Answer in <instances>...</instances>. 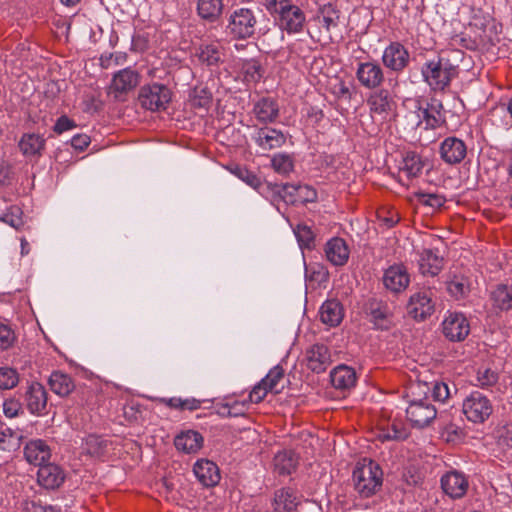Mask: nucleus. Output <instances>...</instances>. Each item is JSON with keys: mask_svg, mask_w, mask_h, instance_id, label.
<instances>
[{"mask_svg": "<svg viewBox=\"0 0 512 512\" xmlns=\"http://www.w3.org/2000/svg\"><path fill=\"white\" fill-rule=\"evenodd\" d=\"M224 51L221 46L215 43L202 45L199 48L198 58L207 66H218L223 62Z\"/></svg>", "mask_w": 512, "mask_h": 512, "instance_id": "a19ab883", "label": "nucleus"}, {"mask_svg": "<svg viewBox=\"0 0 512 512\" xmlns=\"http://www.w3.org/2000/svg\"><path fill=\"white\" fill-rule=\"evenodd\" d=\"M252 138L264 151L280 148L286 142L284 133L271 127L259 128Z\"/></svg>", "mask_w": 512, "mask_h": 512, "instance_id": "5701e85b", "label": "nucleus"}, {"mask_svg": "<svg viewBox=\"0 0 512 512\" xmlns=\"http://www.w3.org/2000/svg\"><path fill=\"white\" fill-rule=\"evenodd\" d=\"M425 166L422 157L414 152L408 151L403 155L400 171L405 173L408 178L418 177Z\"/></svg>", "mask_w": 512, "mask_h": 512, "instance_id": "e433bc0d", "label": "nucleus"}, {"mask_svg": "<svg viewBox=\"0 0 512 512\" xmlns=\"http://www.w3.org/2000/svg\"><path fill=\"white\" fill-rule=\"evenodd\" d=\"M493 305L500 310L512 309V288L507 285H498L491 293Z\"/></svg>", "mask_w": 512, "mask_h": 512, "instance_id": "c03bdc74", "label": "nucleus"}, {"mask_svg": "<svg viewBox=\"0 0 512 512\" xmlns=\"http://www.w3.org/2000/svg\"><path fill=\"white\" fill-rule=\"evenodd\" d=\"M19 383V373L11 367H0V390H10Z\"/></svg>", "mask_w": 512, "mask_h": 512, "instance_id": "864d4df0", "label": "nucleus"}, {"mask_svg": "<svg viewBox=\"0 0 512 512\" xmlns=\"http://www.w3.org/2000/svg\"><path fill=\"white\" fill-rule=\"evenodd\" d=\"M381 61L389 71L399 74L409 66L410 53L402 43L394 41L384 49Z\"/></svg>", "mask_w": 512, "mask_h": 512, "instance_id": "6e6552de", "label": "nucleus"}, {"mask_svg": "<svg viewBox=\"0 0 512 512\" xmlns=\"http://www.w3.org/2000/svg\"><path fill=\"white\" fill-rule=\"evenodd\" d=\"M22 405L15 399L5 400L3 403V412L6 417L13 418L19 415Z\"/></svg>", "mask_w": 512, "mask_h": 512, "instance_id": "69168bd1", "label": "nucleus"}, {"mask_svg": "<svg viewBox=\"0 0 512 512\" xmlns=\"http://www.w3.org/2000/svg\"><path fill=\"white\" fill-rule=\"evenodd\" d=\"M419 270L424 276L434 277L443 268L444 259L431 249H425L419 256Z\"/></svg>", "mask_w": 512, "mask_h": 512, "instance_id": "2f4dec72", "label": "nucleus"}, {"mask_svg": "<svg viewBox=\"0 0 512 512\" xmlns=\"http://www.w3.org/2000/svg\"><path fill=\"white\" fill-rule=\"evenodd\" d=\"M139 81L140 75L136 70L130 67L124 68L113 75L110 89L115 97H118V95L132 91Z\"/></svg>", "mask_w": 512, "mask_h": 512, "instance_id": "6ab92c4d", "label": "nucleus"}, {"mask_svg": "<svg viewBox=\"0 0 512 512\" xmlns=\"http://www.w3.org/2000/svg\"><path fill=\"white\" fill-rule=\"evenodd\" d=\"M355 76L359 84L369 90L378 89L385 82L384 70L375 60L359 62Z\"/></svg>", "mask_w": 512, "mask_h": 512, "instance_id": "1a4fd4ad", "label": "nucleus"}, {"mask_svg": "<svg viewBox=\"0 0 512 512\" xmlns=\"http://www.w3.org/2000/svg\"><path fill=\"white\" fill-rule=\"evenodd\" d=\"M16 340V335L12 328L6 324H0V349L10 348Z\"/></svg>", "mask_w": 512, "mask_h": 512, "instance_id": "e2e57ef3", "label": "nucleus"}, {"mask_svg": "<svg viewBox=\"0 0 512 512\" xmlns=\"http://www.w3.org/2000/svg\"><path fill=\"white\" fill-rule=\"evenodd\" d=\"M48 385L51 391L60 397H66L76 389L73 378L60 370L51 373L48 378Z\"/></svg>", "mask_w": 512, "mask_h": 512, "instance_id": "7c9ffc66", "label": "nucleus"}, {"mask_svg": "<svg viewBox=\"0 0 512 512\" xmlns=\"http://www.w3.org/2000/svg\"><path fill=\"white\" fill-rule=\"evenodd\" d=\"M258 25L256 11L248 7H236L226 15L225 34L235 41L254 37Z\"/></svg>", "mask_w": 512, "mask_h": 512, "instance_id": "f03ea898", "label": "nucleus"}, {"mask_svg": "<svg viewBox=\"0 0 512 512\" xmlns=\"http://www.w3.org/2000/svg\"><path fill=\"white\" fill-rule=\"evenodd\" d=\"M420 111L427 128H438L445 121L443 104L436 98H431L427 107L420 108Z\"/></svg>", "mask_w": 512, "mask_h": 512, "instance_id": "473e14b6", "label": "nucleus"}, {"mask_svg": "<svg viewBox=\"0 0 512 512\" xmlns=\"http://www.w3.org/2000/svg\"><path fill=\"white\" fill-rule=\"evenodd\" d=\"M382 476L383 472L375 461L363 459L353 471L354 487L362 497H370L380 489Z\"/></svg>", "mask_w": 512, "mask_h": 512, "instance_id": "7ed1b4c3", "label": "nucleus"}, {"mask_svg": "<svg viewBox=\"0 0 512 512\" xmlns=\"http://www.w3.org/2000/svg\"><path fill=\"white\" fill-rule=\"evenodd\" d=\"M315 20L329 32L331 29L338 27L340 11L333 4H326L318 10Z\"/></svg>", "mask_w": 512, "mask_h": 512, "instance_id": "58836bf2", "label": "nucleus"}, {"mask_svg": "<svg viewBox=\"0 0 512 512\" xmlns=\"http://www.w3.org/2000/svg\"><path fill=\"white\" fill-rule=\"evenodd\" d=\"M344 317L342 304L335 299L326 300L320 308L321 321L331 327L338 326Z\"/></svg>", "mask_w": 512, "mask_h": 512, "instance_id": "72a5a7b5", "label": "nucleus"}, {"mask_svg": "<svg viewBox=\"0 0 512 512\" xmlns=\"http://www.w3.org/2000/svg\"><path fill=\"white\" fill-rule=\"evenodd\" d=\"M366 314L376 330L387 331L395 325L393 309L386 301L369 299L366 303Z\"/></svg>", "mask_w": 512, "mask_h": 512, "instance_id": "0eeeda50", "label": "nucleus"}, {"mask_svg": "<svg viewBox=\"0 0 512 512\" xmlns=\"http://www.w3.org/2000/svg\"><path fill=\"white\" fill-rule=\"evenodd\" d=\"M436 416L437 410L427 396L410 400L406 408V418L411 426L416 429L429 426Z\"/></svg>", "mask_w": 512, "mask_h": 512, "instance_id": "39448f33", "label": "nucleus"}, {"mask_svg": "<svg viewBox=\"0 0 512 512\" xmlns=\"http://www.w3.org/2000/svg\"><path fill=\"white\" fill-rule=\"evenodd\" d=\"M223 11V0H196V14L205 23L218 22L223 15Z\"/></svg>", "mask_w": 512, "mask_h": 512, "instance_id": "393cba45", "label": "nucleus"}, {"mask_svg": "<svg viewBox=\"0 0 512 512\" xmlns=\"http://www.w3.org/2000/svg\"><path fill=\"white\" fill-rule=\"evenodd\" d=\"M253 113L259 122L273 123L279 116L278 102L271 97H262L254 104Z\"/></svg>", "mask_w": 512, "mask_h": 512, "instance_id": "cd10ccee", "label": "nucleus"}, {"mask_svg": "<svg viewBox=\"0 0 512 512\" xmlns=\"http://www.w3.org/2000/svg\"><path fill=\"white\" fill-rule=\"evenodd\" d=\"M23 401L31 414L41 416L47 413L48 394L41 383L31 382L25 390Z\"/></svg>", "mask_w": 512, "mask_h": 512, "instance_id": "ddd939ff", "label": "nucleus"}, {"mask_svg": "<svg viewBox=\"0 0 512 512\" xmlns=\"http://www.w3.org/2000/svg\"><path fill=\"white\" fill-rule=\"evenodd\" d=\"M24 456L30 464L40 467L50 460L51 450L44 440L35 439L25 445Z\"/></svg>", "mask_w": 512, "mask_h": 512, "instance_id": "a878e982", "label": "nucleus"}, {"mask_svg": "<svg viewBox=\"0 0 512 512\" xmlns=\"http://www.w3.org/2000/svg\"><path fill=\"white\" fill-rule=\"evenodd\" d=\"M84 111L87 113H97L102 109L103 103L93 94L85 95L84 101Z\"/></svg>", "mask_w": 512, "mask_h": 512, "instance_id": "0e129e2a", "label": "nucleus"}, {"mask_svg": "<svg viewBox=\"0 0 512 512\" xmlns=\"http://www.w3.org/2000/svg\"><path fill=\"white\" fill-rule=\"evenodd\" d=\"M2 220L17 230L24 225L23 212L18 206H11L8 212L3 215Z\"/></svg>", "mask_w": 512, "mask_h": 512, "instance_id": "6e6d98bb", "label": "nucleus"}, {"mask_svg": "<svg viewBox=\"0 0 512 512\" xmlns=\"http://www.w3.org/2000/svg\"><path fill=\"white\" fill-rule=\"evenodd\" d=\"M441 159L450 165L459 164L467 155L465 142L457 137H447L440 145Z\"/></svg>", "mask_w": 512, "mask_h": 512, "instance_id": "a211bd4d", "label": "nucleus"}, {"mask_svg": "<svg viewBox=\"0 0 512 512\" xmlns=\"http://www.w3.org/2000/svg\"><path fill=\"white\" fill-rule=\"evenodd\" d=\"M112 442L104 436L89 434L83 442V450L92 457L102 458L108 451Z\"/></svg>", "mask_w": 512, "mask_h": 512, "instance_id": "c9c22d12", "label": "nucleus"}, {"mask_svg": "<svg viewBox=\"0 0 512 512\" xmlns=\"http://www.w3.org/2000/svg\"><path fill=\"white\" fill-rule=\"evenodd\" d=\"M157 401L171 409L180 411H195L201 407V401L193 397L186 399H182L180 397L158 398Z\"/></svg>", "mask_w": 512, "mask_h": 512, "instance_id": "37998d69", "label": "nucleus"}, {"mask_svg": "<svg viewBox=\"0 0 512 512\" xmlns=\"http://www.w3.org/2000/svg\"><path fill=\"white\" fill-rule=\"evenodd\" d=\"M298 465V457L291 450L278 452L274 457V469L279 475H290Z\"/></svg>", "mask_w": 512, "mask_h": 512, "instance_id": "4c0bfd02", "label": "nucleus"}, {"mask_svg": "<svg viewBox=\"0 0 512 512\" xmlns=\"http://www.w3.org/2000/svg\"><path fill=\"white\" fill-rule=\"evenodd\" d=\"M264 70L259 61L251 59L243 64L244 79L247 83H257L263 77Z\"/></svg>", "mask_w": 512, "mask_h": 512, "instance_id": "09e8293b", "label": "nucleus"}, {"mask_svg": "<svg viewBox=\"0 0 512 512\" xmlns=\"http://www.w3.org/2000/svg\"><path fill=\"white\" fill-rule=\"evenodd\" d=\"M174 444L182 452L196 453L203 445V437L197 431L188 430L177 435Z\"/></svg>", "mask_w": 512, "mask_h": 512, "instance_id": "f704fd0d", "label": "nucleus"}, {"mask_svg": "<svg viewBox=\"0 0 512 512\" xmlns=\"http://www.w3.org/2000/svg\"><path fill=\"white\" fill-rule=\"evenodd\" d=\"M305 276L311 282L322 284L328 281L329 272L323 264L316 262L305 267Z\"/></svg>", "mask_w": 512, "mask_h": 512, "instance_id": "49530a36", "label": "nucleus"}, {"mask_svg": "<svg viewBox=\"0 0 512 512\" xmlns=\"http://www.w3.org/2000/svg\"><path fill=\"white\" fill-rule=\"evenodd\" d=\"M432 396L437 401H445L450 396L448 385L444 382H435L432 388Z\"/></svg>", "mask_w": 512, "mask_h": 512, "instance_id": "338daca9", "label": "nucleus"}, {"mask_svg": "<svg viewBox=\"0 0 512 512\" xmlns=\"http://www.w3.org/2000/svg\"><path fill=\"white\" fill-rule=\"evenodd\" d=\"M470 290V279L464 275H454L453 278L447 282V291L456 300L466 298Z\"/></svg>", "mask_w": 512, "mask_h": 512, "instance_id": "79ce46f5", "label": "nucleus"}, {"mask_svg": "<svg viewBox=\"0 0 512 512\" xmlns=\"http://www.w3.org/2000/svg\"><path fill=\"white\" fill-rule=\"evenodd\" d=\"M458 71V65L451 61L448 54L440 53L423 64L421 75L432 90L444 91L457 77Z\"/></svg>", "mask_w": 512, "mask_h": 512, "instance_id": "f257e3e1", "label": "nucleus"}, {"mask_svg": "<svg viewBox=\"0 0 512 512\" xmlns=\"http://www.w3.org/2000/svg\"><path fill=\"white\" fill-rule=\"evenodd\" d=\"M410 283V276L404 265H392L385 270L383 284L387 290L393 293L404 291Z\"/></svg>", "mask_w": 512, "mask_h": 512, "instance_id": "aec40b11", "label": "nucleus"}, {"mask_svg": "<svg viewBox=\"0 0 512 512\" xmlns=\"http://www.w3.org/2000/svg\"><path fill=\"white\" fill-rule=\"evenodd\" d=\"M21 434L6 428L0 431V450L14 451L20 447Z\"/></svg>", "mask_w": 512, "mask_h": 512, "instance_id": "a18cd8bd", "label": "nucleus"}, {"mask_svg": "<svg viewBox=\"0 0 512 512\" xmlns=\"http://www.w3.org/2000/svg\"><path fill=\"white\" fill-rule=\"evenodd\" d=\"M498 379V373L490 368L479 369L477 372V381L483 388L493 386Z\"/></svg>", "mask_w": 512, "mask_h": 512, "instance_id": "bf43d9fd", "label": "nucleus"}, {"mask_svg": "<svg viewBox=\"0 0 512 512\" xmlns=\"http://www.w3.org/2000/svg\"><path fill=\"white\" fill-rule=\"evenodd\" d=\"M409 430L402 421L394 420L387 426L386 431L383 432L385 440L401 441L409 437Z\"/></svg>", "mask_w": 512, "mask_h": 512, "instance_id": "de8ad7c7", "label": "nucleus"}, {"mask_svg": "<svg viewBox=\"0 0 512 512\" xmlns=\"http://www.w3.org/2000/svg\"><path fill=\"white\" fill-rule=\"evenodd\" d=\"M462 411L469 421L483 423L492 414L493 406L485 395L475 391L463 401Z\"/></svg>", "mask_w": 512, "mask_h": 512, "instance_id": "423d86ee", "label": "nucleus"}, {"mask_svg": "<svg viewBox=\"0 0 512 512\" xmlns=\"http://www.w3.org/2000/svg\"><path fill=\"white\" fill-rule=\"evenodd\" d=\"M470 322L460 312H449L442 322V332L451 342L464 341L470 334Z\"/></svg>", "mask_w": 512, "mask_h": 512, "instance_id": "9d476101", "label": "nucleus"}, {"mask_svg": "<svg viewBox=\"0 0 512 512\" xmlns=\"http://www.w3.org/2000/svg\"><path fill=\"white\" fill-rule=\"evenodd\" d=\"M212 101V95L206 89L193 90L191 105L195 108H208Z\"/></svg>", "mask_w": 512, "mask_h": 512, "instance_id": "13d9d810", "label": "nucleus"}, {"mask_svg": "<svg viewBox=\"0 0 512 512\" xmlns=\"http://www.w3.org/2000/svg\"><path fill=\"white\" fill-rule=\"evenodd\" d=\"M367 105L372 116L378 115L382 119H386L387 116L395 109L396 102L391 91L380 87L378 89H374L369 95L367 98Z\"/></svg>", "mask_w": 512, "mask_h": 512, "instance_id": "dca6fc26", "label": "nucleus"}, {"mask_svg": "<svg viewBox=\"0 0 512 512\" xmlns=\"http://www.w3.org/2000/svg\"><path fill=\"white\" fill-rule=\"evenodd\" d=\"M45 138L36 133H24L19 140L18 147L23 156L40 157L45 149Z\"/></svg>", "mask_w": 512, "mask_h": 512, "instance_id": "c85d7f7f", "label": "nucleus"}, {"mask_svg": "<svg viewBox=\"0 0 512 512\" xmlns=\"http://www.w3.org/2000/svg\"><path fill=\"white\" fill-rule=\"evenodd\" d=\"M435 309L431 290H421L410 296L407 310L415 320L422 321L431 316Z\"/></svg>", "mask_w": 512, "mask_h": 512, "instance_id": "2eb2a0df", "label": "nucleus"}, {"mask_svg": "<svg viewBox=\"0 0 512 512\" xmlns=\"http://www.w3.org/2000/svg\"><path fill=\"white\" fill-rule=\"evenodd\" d=\"M76 127L75 122L68 118L67 116L63 115L59 117L54 125V131L58 134H61L63 132H66L68 130H71Z\"/></svg>", "mask_w": 512, "mask_h": 512, "instance_id": "774afa93", "label": "nucleus"}, {"mask_svg": "<svg viewBox=\"0 0 512 512\" xmlns=\"http://www.w3.org/2000/svg\"><path fill=\"white\" fill-rule=\"evenodd\" d=\"M349 248L344 239L334 237L325 244L327 260L334 266H343L349 258Z\"/></svg>", "mask_w": 512, "mask_h": 512, "instance_id": "bb28decb", "label": "nucleus"}, {"mask_svg": "<svg viewBox=\"0 0 512 512\" xmlns=\"http://www.w3.org/2000/svg\"><path fill=\"white\" fill-rule=\"evenodd\" d=\"M271 165L281 175H288L294 168L292 157L285 153L275 154L271 159Z\"/></svg>", "mask_w": 512, "mask_h": 512, "instance_id": "3c124183", "label": "nucleus"}, {"mask_svg": "<svg viewBox=\"0 0 512 512\" xmlns=\"http://www.w3.org/2000/svg\"><path fill=\"white\" fill-rule=\"evenodd\" d=\"M317 200L316 190L309 185H297V204L312 203Z\"/></svg>", "mask_w": 512, "mask_h": 512, "instance_id": "052dcab7", "label": "nucleus"}, {"mask_svg": "<svg viewBox=\"0 0 512 512\" xmlns=\"http://www.w3.org/2000/svg\"><path fill=\"white\" fill-rule=\"evenodd\" d=\"M276 512H291L298 504L296 492L291 488H281L275 492Z\"/></svg>", "mask_w": 512, "mask_h": 512, "instance_id": "ea45409f", "label": "nucleus"}, {"mask_svg": "<svg viewBox=\"0 0 512 512\" xmlns=\"http://www.w3.org/2000/svg\"><path fill=\"white\" fill-rule=\"evenodd\" d=\"M292 3L293 0H263L262 2L263 6L272 18L277 16Z\"/></svg>", "mask_w": 512, "mask_h": 512, "instance_id": "680f3d73", "label": "nucleus"}, {"mask_svg": "<svg viewBox=\"0 0 512 512\" xmlns=\"http://www.w3.org/2000/svg\"><path fill=\"white\" fill-rule=\"evenodd\" d=\"M233 173L240 178L242 181H244L246 184L251 186L252 188L258 190L260 193L262 191H265V184L261 182V179L252 171H249L248 169L244 167L237 166Z\"/></svg>", "mask_w": 512, "mask_h": 512, "instance_id": "8fccbe9b", "label": "nucleus"}, {"mask_svg": "<svg viewBox=\"0 0 512 512\" xmlns=\"http://www.w3.org/2000/svg\"><path fill=\"white\" fill-rule=\"evenodd\" d=\"M251 403L249 398L242 401L235 400L231 403L224 404L223 409L227 410V417L244 416Z\"/></svg>", "mask_w": 512, "mask_h": 512, "instance_id": "4d7b16f0", "label": "nucleus"}, {"mask_svg": "<svg viewBox=\"0 0 512 512\" xmlns=\"http://www.w3.org/2000/svg\"><path fill=\"white\" fill-rule=\"evenodd\" d=\"M275 23L288 34H298L304 31L306 15L304 11L294 3L284 9L274 18Z\"/></svg>", "mask_w": 512, "mask_h": 512, "instance_id": "9b49d317", "label": "nucleus"}, {"mask_svg": "<svg viewBox=\"0 0 512 512\" xmlns=\"http://www.w3.org/2000/svg\"><path fill=\"white\" fill-rule=\"evenodd\" d=\"M261 194L270 197L273 203L283 201L289 205H297V185L285 183H265V191Z\"/></svg>", "mask_w": 512, "mask_h": 512, "instance_id": "412c9836", "label": "nucleus"}, {"mask_svg": "<svg viewBox=\"0 0 512 512\" xmlns=\"http://www.w3.org/2000/svg\"><path fill=\"white\" fill-rule=\"evenodd\" d=\"M295 236L299 242L300 247L311 249L314 247L315 234L311 227L306 224H298L294 229Z\"/></svg>", "mask_w": 512, "mask_h": 512, "instance_id": "5fc2aeb1", "label": "nucleus"}, {"mask_svg": "<svg viewBox=\"0 0 512 512\" xmlns=\"http://www.w3.org/2000/svg\"><path fill=\"white\" fill-rule=\"evenodd\" d=\"M172 98L171 89L162 83L153 82L143 85L139 90L140 105L150 111L166 110Z\"/></svg>", "mask_w": 512, "mask_h": 512, "instance_id": "20e7f679", "label": "nucleus"}, {"mask_svg": "<svg viewBox=\"0 0 512 512\" xmlns=\"http://www.w3.org/2000/svg\"><path fill=\"white\" fill-rule=\"evenodd\" d=\"M330 380L334 388L345 391L355 386L357 376L353 368L339 365L331 371Z\"/></svg>", "mask_w": 512, "mask_h": 512, "instance_id": "c756f323", "label": "nucleus"}, {"mask_svg": "<svg viewBox=\"0 0 512 512\" xmlns=\"http://www.w3.org/2000/svg\"><path fill=\"white\" fill-rule=\"evenodd\" d=\"M65 480L64 471L56 464L45 463L40 465L37 472V482L48 490L59 488Z\"/></svg>", "mask_w": 512, "mask_h": 512, "instance_id": "4be33fe9", "label": "nucleus"}, {"mask_svg": "<svg viewBox=\"0 0 512 512\" xmlns=\"http://www.w3.org/2000/svg\"><path fill=\"white\" fill-rule=\"evenodd\" d=\"M306 366L314 373L324 372L331 364L329 348L324 344H314L306 350Z\"/></svg>", "mask_w": 512, "mask_h": 512, "instance_id": "f3484780", "label": "nucleus"}, {"mask_svg": "<svg viewBox=\"0 0 512 512\" xmlns=\"http://www.w3.org/2000/svg\"><path fill=\"white\" fill-rule=\"evenodd\" d=\"M440 484L443 492L452 500L462 499L469 489L468 478L463 472L457 470L443 474Z\"/></svg>", "mask_w": 512, "mask_h": 512, "instance_id": "4468645a", "label": "nucleus"}, {"mask_svg": "<svg viewBox=\"0 0 512 512\" xmlns=\"http://www.w3.org/2000/svg\"><path fill=\"white\" fill-rule=\"evenodd\" d=\"M284 378V369L277 365L249 393L250 402L260 403L268 392L280 393L279 382Z\"/></svg>", "mask_w": 512, "mask_h": 512, "instance_id": "f8f14e48", "label": "nucleus"}, {"mask_svg": "<svg viewBox=\"0 0 512 512\" xmlns=\"http://www.w3.org/2000/svg\"><path fill=\"white\" fill-rule=\"evenodd\" d=\"M415 198L419 204L430 207L433 211L440 209L446 202L443 195L433 193L417 192Z\"/></svg>", "mask_w": 512, "mask_h": 512, "instance_id": "603ef678", "label": "nucleus"}, {"mask_svg": "<svg viewBox=\"0 0 512 512\" xmlns=\"http://www.w3.org/2000/svg\"><path fill=\"white\" fill-rule=\"evenodd\" d=\"M193 472L198 481L206 487L217 485L221 478L218 466L208 459L198 460L193 466Z\"/></svg>", "mask_w": 512, "mask_h": 512, "instance_id": "b1692460", "label": "nucleus"}]
</instances>
